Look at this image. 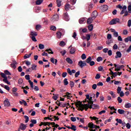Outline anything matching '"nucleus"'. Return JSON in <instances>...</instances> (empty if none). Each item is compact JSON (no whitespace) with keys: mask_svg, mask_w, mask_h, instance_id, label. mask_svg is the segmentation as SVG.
I'll return each instance as SVG.
<instances>
[{"mask_svg":"<svg viewBox=\"0 0 131 131\" xmlns=\"http://www.w3.org/2000/svg\"><path fill=\"white\" fill-rule=\"evenodd\" d=\"M124 40L125 42H128L129 41L131 42V36L127 37Z\"/></svg>","mask_w":131,"mask_h":131,"instance_id":"a211bd4d","label":"nucleus"},{"mask_svg":"<svg viewBox=\"0 0 131 131\" xmlns=\"http://www.w3.org/2000/svg\"><path fill=\"white\" fill-rule=\"evenodd\" d=\"M116 121H117V122H118V123H119L120 124H121L122 123V120H121V119H116Z\"/></svg>","mask_w":131,"mask_h":131,"instance_id":"de8ad7c7","label":"nucleus"},{"mask_svg":"<svg viewBox=\"0 0 131 131\" xmlns=\"http://www.w3.org/2000/svg\"><path fill=\"white\" fill-rule=\"evenodd\" d=\"M46 52H48V54H54V52L52 51V49L51 48L47 49L46 50Z\"/></svg>","mask_w":131,"mask_h":131,"instance_id":"72a5a7b5","label":"nucleus"},{"mask_svg":"<svg viewBox=\"0 0 131 131\" xmlns=\"http://www.w3.org/2000/svg\"><path fill=\"white\" fill-rule=\"evenodd\" d=\"M94 19H93L92 17H89L87 19V24H91V23H93V21H94Z\"/></svg>","mask_w":131,"mask_h":131,"instance_id":"dca6fc26","label":"nucleus"},{"mask_svg":"<svg viewBox=\"0 0 131 131\" xmlns=\"http://www.w3.org/2000/svg\"><path fill=\"white\" fill-rule=\"evenodd\" d=\"M128 33V32L127 31V30H124L123 31V34H124V35H127V34Z\"/></svg>","mask_w":131,"mask_h":131,"instance_id":"052dcab7","label":"nucleus"},{"mask_svg":"<svg viewBox=\"0 0 131 131\" xmlns=\"http://www.w3.org/2000/svg\"><path fill=\"white\" fill-rule=\"evenodd\" d=\"M40 28H41V26H40V25H37L36 26V30H39Z\"/></svg>","mask_w":131,"mask_h":131,"instance_id":"13d9d810","label":"nucleus"},{"mask_svg":"<svg viewBox=\"0 0 131 131\" xmlns=\"http://www.w3.org/2000/svg\"><path fill=\"white\" fill-rule=\"evenodd\" d=\"M64 9L66 11H69V9H70V4H66Z\"/></svg>","mask_w":131,"mask_h":131,"instance_id":"b1692460","label":"nucleus"},{"mask_svg":"<svg viewBox=\"0 0 131 131\" xmlns=\"http://www.w3.org/2000/svg\"><path fill=\"white\" fill-rule=\"evenodd\" d=\"M77 0H69V2L71 5H75L76 4Z\"/></svg>","mask_w":131,"mask_h":131,"instance_id":"c9c22d12","label":"nucleus"},{"mask_svg":"<svg viewBox=\"0 0 131 131\" xmlns=\"http://www.w3.org/2000/svg\"><path fill=\"white\" fill-rule=\"evenodd\" d=\"M124 112L125 111L123 110H121V109L118 110V113H119V114H121V115L124 114Z\"/></svg>","mask_w":131,"mask_h":131,"instance_id":"a878e982","label":"nucleus"},{"mask_svg":"<svg viewBox=\"0 0 131 131\" xmlns=\"http://www.w3.org/2000/svg\"><path fill=\"white\" fill-rule=\"evenodd\" d=\"M57 6L60 8L62 6V0H56Z\"/></svg>","mask_w":131,"mask_h":131,"instance_id":"2eb2a0df","label":"nucleus"},{"mask_svg":"<svg viewBox=\"0 0 131 131\" xmlns=\"http://www.w3.org/2000/svg\"><path fill=\"white\" fill-rule=\"evenodd\" d=\"M122 68H124V65H118L117 67V71H120V69H122Z\"/></svg>","mask_w":131,"mask_h":131,"instance_id":"aec40b11","label":"nucleus"},{"mask_svg":"<svg viewBox=\"0 0 131 131\" xmlns=\"http://www.w3.org/2000/svg\"><path fill=\"white\" fill-rule=\"evenodd\" d=\"M78 65L80 67V68H83L84 66H86V62L84 61L80 60L78 62Z\"/></svg>","mask_w":131,"mask_h":131,"instance_id":"20e7f679","label":"nucleus"},{"mask_svg":"<svg viewBox=\"0 0 131 131\" xmlns=\"http://www.w3.org/2000/svg\"><path fill=\"white\" fill-rule=\"evenodd\" d=\"M56 34L58 38H61V36H62V33L60 32H57Z\"/></svg>","mask_w":131,"mask_h":131,"instance_id":"e433bc0d","label":"nucleus"},{"mask_svg":"<svg viewBox=\"0 0 131 131\" xmlns=\"http://www.w3.org/2000/svg\"><path fill=\"white\" fill-rule=\"evenodd\" d=\"M103 60V58H102V57H98L96 61L97 62H100V61H102Z\"/></svg>","mask_w":131,"mask_h":131,"instance_id":"5fc2aeb1","label":"nucleus"},{"mask_svg":"<svg viewBox=\"0 0 131 131\" xmlns=\"http://www.w3.org/2000/svg\"><path fill=\"white\" fill-rule=\"evenodd\" d=\"M43 2V0H37L36 2V5L37 6H39V5H41L42 3Z\"/></svg>","mask_w":131,"mask_h":131,"instance_id":"393cba45","label":"nucleus"},{"mask_svg":"<svg viewBox=\"0 0 131 131\" xmlns=\"http://www.w3.org/2000/svg\"><path fill=\"white\" fill-rule=\"evenodd\" d=\"M25 119H26L25 120L26 123H27V122L29 121V117L27 116H25Z\"/></svg>","mask_w":131,"mask_h":131,"instance_id":"37998d69","label":"nucleus"},{"mask_svg":"<svg viewBox=\"0 0 131 131\" xmlns=\"http://www.w3.org/2000/svg\"><path fill=\"white\" fill-rule=\"evenodd\" d=\"M85 96H86V99L88 100H86V102H88V104H82V103H81V102L79 101L76 104L77 107H78L79 110H80L81 111H83V110H84V107H85V106L88 107V106H90V104H93V103H94V101H93L92 96L90 97V95L89 94H86Z\"/></svg>","mask_w":131,"mask_h":131,"instance_id":"f257e3e1","label":"nucleus"},{"mask_svg":"<svg viewBox=\"0 0 131 131\" xmlns=\"http://www.w3.org/2000/svg\"><path fill=\"white\" fill-rule=\"evenodd\" d=\"M131 104L130 103H126L125 104V108H130Z\"/></svg>","mask_w":131,"mask_h":131,"instance_id":"a18cd8bd","label":"nucleus"},{"mask_svg":"<svg viewBox=\"0 0 131 131\" xmlns=\"http://www.w3.org/2000/svg\"><path fill=\"white\" fill-rule=\"evenodd\" d=\"M66 61L69 63V64H73V61H72V59L69 57H67L66 59Z\"/></svg>","mask_w":131,"mask_h":131,"instance_id":"f3484780","label":"nucleus"},{"mask_svg":"<svg viewBox=\"0 0 131 131\" xmlns=\"http://www.w3.org/2000/svg\"><path fill=\"white\" fill-rule=\"evenodd\" d=\"M88 29L90 31H92L93 29H94V26L92 24L88 26Z\"/></svg>","mask_w":131,"mask_h":131,"instance_id":"c85d7f7f","label":"nucleus"},{"mask_svg":"<svg viewBox=\"0 0 131 131\" xmlns=\"http://www.w3.org/2000/svg\"><path fill=\"white\" fill-rule=\"evenodd\" d=\"M88 125H89V127H90V128H96V125L94 124V123H89Z\"/></svg>","mask_w":131,"mask_h":131,"instance_id":"6ab92c4d","label":"nucleus"},{"mask_svg":"<svg viewBox=\"0 0 131 131\" xmlns=\"http://www.w3.org/2000/svg\"><path fill=\"white\" fill-rule=\"evenodd\" d=\"M128 27H130L131 26V19H129L128 20V25H127Z\"/></svg>","mask_w":131,"mask_h":131,"instance_id":"774afa93","label":"nucleus"},{"mask_svg":"<svg viewBox=\"0 0 131 131\" xmlns=\"http://www.w3.org/2000/svg\"><path fill=\"white\" fill-rule=\"evenodd\" d=\"M100 106H99L98 105L94 104V102H92V103H90L88 106H85L84 107V109H85V111L90 108V109H97V108H99Z\"/></svg>","mask_w":131,"mask_h":131,"instance_id":"f03ea898","label":"nucleus"},{"mask_svg":"<svg viewBox=\"0 0 131 131\" xmlns=\"http://www.w3.org/2000/svg\"><path fill=\"white\" fill-rule=\"evenodd\" d=\"M128 13H131V2L129 3V5L127 7Z\"/></svg>","mask_w":131,"mask_h":131,"instance_id":"cd10ccee","label":"nucleus"},{"mask_svg":"<svg viewBox=\"0 0 131 131\" xmlns=\"http://www.w3.org/2000/svg\"><path fill=\"white\" fill-rule=\"evenodd\" d=\"M110 95H111L112 98H116V96L115 95V94H114V92H113V91H110Z\"/></svg>","mask_w":131,"mask_h":131,"instance_id":"4c0bfd02","label":"nucleus"},{"mask_svg":"<svg viewBox=\"0 0 131 131\" xmlns=\"http://www.w3.org/2000/svg\"><path fill=\"white\" fill-rule=\"evenodd\" d=\"M68 79L65 78L63 80V83L64 85H68L69 82H68Z\"/></svg>","mask_w":131,"mask_h":131,"instance_id":"7c9ffc66","label":"nucleus"},{"mask_svg":"<svg viewBox=\"0 0 131 131\" xmlns=\"http://www.w3.org/2000/svg\"><path fill=\"white\" fill-rule=\"evenodd\" d=\"M117 23H120V19L118 18H116L113 19L109 23L110 25H114V24H117Z\"/></svg>","mask_w":131,"mask_h":131,"instance_id":"7ed1b4c3","label":"nucleus"},{"mask_svg":"<svg viewBox=\"0 0 131 131\" xmlns=\"http://www.w3.org/2000/svg\"><path fill=\"white\" fill-rule=\"evenodd\" d=\"M67 72L69 74V75H72V73L74 74L76 73V71L75 70H72L70 68H68L67 69Z\"/></svg>","mask_w":131,"mask_h":131,"instance_id":"0eeeda50","label":"nucleus"},{"mask_svg":"<svg viewBox=\"0 0 131 131\" xmlns=\"http://www.w3.org/2000/svg\"><path fill=\"white\" fill-rule=\"evenodd\" d=\"M71 120L73 122H75V121H76V118H75L74 117H71Z\"/></svg>","mask_w":131,"mask_h":131,"instance_id":"8fccbe9b","label":"nucleus"},{"mask_svg":"<svg viewBox=\"0 0 131 131\" xmlns=\"http://www.w3.org/2000/svg\"><path fill=\"white\" fill-rule=\"evenodd\" d=\"M3 82H5V83H7V84H11V82L8 81V77L4 78V79H3Z\"/></svg>","mask_w":131,"mask_h":131,"instance_id":"4be33fe9","label":"nucleus"},{"mask_svg":"<svg viewBox=\"0 0 131 131\" xmlns=\"http://www.w3.org/2000/svg\"><path fill=\"white\" fill-rule=\"evenodd\" d=\"M86 20V18H85V17L81 18L79 20V23L80 24H83L85 23Z\"/></svg>","mask_w":131,"mask_h":131,"instance_id":"9b49d317","label":"nucleus"},{"mask_svg":"<svg viewBox=\"0 0 131 131\" xmlns=\"http://www.w3.org/2000/svg\"><path fill=\"white\" fill-rule=\"evenodd\" d=\"M29 83L31 85V88H32V89H33V82L31 81V80H29Z\"/></svg>","mask_w":131,"mask_h":131,"instance_id":"bf43d9fd","label":"nucleus"},{"mask_svg":"<svg viewBox=\"0 0 131 131\" xmlns=\"http://www.w3.org/2000/svg\"><path fill=\"white\" fill-rule=\"evenodd\" d=\"M12 95H13V96H14L15 97H18L19 96V95L18 94V93H17V92H12Z\"/></svg>","mask_w":131,"mask_h":131,"instance_id":"680f3d73","label":"nucleus"},{"mask_svg":"<svg viewBox=\"0 0 131 131\" xmlns=\"http://www.w3.org/2000/svg\"><path fill=\"white\" fill-rule=\"evenodd\" d=\"M71 129L72 130H76V127L74 125H72V126L71 127Z\"/></svg>","mask_w":131,"mask_h":131,"instance_id":"49530a36","label":"nucleus"},{"mask_svg":"<svg viewBox=\"0 0 131 131\" xmlns=\"http://www.w3.org/2000/svg\"><path fill=\"white\" fill-rule=\"evenodd\" d=\"M89 64L90 65V66H94V65H95V61L91 60V61H90Z\"/></svg>","mask_w":131,"mask_h":131,"instance_id":"338daca9","label":"nucleus"},{"mask_svg":"<svg viewBox=\"0 0 131 131\" xmlns=\"http://www.w3.org/2000/svg\"><path fill=\"white\" fill-rule=\"evenodd\" d=\"M80 75V71H78L76 72L75 74V77H78V76Z\"/></svg>","mask_w":131,"mask_h":131,"instance_id":"a19ab883","label":"nucleus"},{"mask_svg":"<svg viewBox=\"0 0 131 131\" xmlns=\"http://www.w3.org/2000/svg\"><path fill=\"white\" fill-rule=\"evenodd\" d=\"M121 87L118 86L117 88V93L118 94H120V93L121 92Z\"/></svg>","mask_w":131,"mask_h":131,"instance_id":"3c124183","label":"nucleus"},{"mask_svg":"<svg viewBox=\"0 0 131 131\" xmlns=\"http://www.w3.org/2000/svg\"><path fill=\"white\" fill-rule=\"evenodd\" d=\"M81 59L82 60H85V59H86V56L85 55V54H82Z\"/></svg>","mask_w":131,"mask_h":131,"instance_id":"09e8293b","label":"nucleus"},{"mask_svg":"<svg viewBox=\"0 0 131 131\" xmlns=\"http://www.w3.org/2000/svg\"><path fill=\"white\" fill-rule=\"evenodd\" d=\"M4 73L6 74V75H11V73H10L8 70H5L4 71Z\"/></svg>","mask_w":131,"mask_h":131,"instance_id":"4d7b16f0","label":"nucleus"},{"mask_svg":"<svg viewBox=\"0 0 131 131\" xmlns=\"http://www.w3.org/2000/svg\"><path fill=\"white\" fill-rule=\"evenodd\" d=\"M31 122L33 124H36V122L37 121L35 119H32L31 120Z\"/></svg>","mask_w":131,"mask_h":131,"instance_id":"6e6d98bb","label":"nucleus"},{"mask_svg":"<svg viewBox=\"0 0 131 131\" xmlns=\"http://www.w3.org/2000/svg\"><path fill=\"white\" fill-rule=\"evenodd\" d=\"M59 46L60 47H65V46H66V44L65 43V42L64 41H61L59 43Z\"/></svg>","mask_w":131,"mask_h":131,"instance_id":"f704fd0d","label":"nucleus"},{"mask_svg":"<svg viewBox=\"0 0 131 131\" xmlns=\"http://www.w3.org/2000/svg\"><path fill=\"white\" fill-rule=\"evenodd\" d=\"M119 84H121V82L120 81H114V84L115 85H118Z\"/></svg>","mask_w":131,"mask_h":131,"instance_id":"79ce46f5","label":"nucleus"},{"mask_svg":"<svg viewBox=\"0 0 131 131\" xmlns=\"http://www.w3.org/2000/svg\"><path fill=\"white\" fill-rule=\"evenodd\" d=\"M70 85L71 89H72V88H73L74 86V82L71 81L70 82Z\"/></svg>","mask_w":131,"mask_h":131,"instance_id":"c03bdc74","label":"nucleus"},{"mask_svg":"<svg viewBox=\"0 0 131 131\" xmlns=\"http://www.w3.org/2000/svg\"><path fill=\"white\" fill-rule=\"evenodd\" d=\"M102 10L104 12H105V11H107L108 10V6L106 5L102 6Z\"/></svg>","mask_w":131,"mask_h":131,"instance_id":"412c9836","label":"nucleus"},{"mask_svg":"<svg viewBox=\"0 0 131 131\" xmlns=\"http://www.w3.org/2000/svg\"><path fill=\"white\" fill-rule=\"evenodd\" d=\"M86 39H87V40H89L90 39H91V35H90L89 34H86Z\"/></svg>","mask_w":131,"mask_h":131,"instance_id":"864d4df0","label":"nucleus"},{"mask_svg":"<svg viewBox=\"0 0 131 131\" xmlns=\"http://www.w3.org/2000/svg\"><path fill=\"white\" fill-rule=\"evenodd\" d=\"M75 47H72L70 50V53L71 55H74L75 54Z\"/></svg>","mask_w":131,"mask_h":131,"instance_id":"4468645a","label":"nucleus"},{"mask_svg":"<svg viewBox=\"0 0 131 131\" xmlns=\"http://www.w3.org/2000/svg\"><path fill=\"white\" fill-rule=\"evenodd\" d=\"M92 57L89 56L86 59V62L88 64H89L91 61H92Z\"/></svg>","mask_w":131,"mask_h":131,"instance_id":"bb28decb","label":"nucleus"},{"mask_svg":"<svg viewBox=\"0 0 131 131\" xmlns=\"http://www.w3.org/2000/svg\"><path fill=\"white\" fill-rule=\"evenodd\" d=\"M60 53H61L62 56H64V55L66 54V53H67V52H66V50H64L61 51Z\"/></svg>","mask_w":131,"mask_h":131,"instance_id":"69168bd1","label":"nucleus"},{"mask_svg":"<svg viewBox=\"0 0 131 131\" xmlns=\"http://www.w3.org/2000/svg\"><path fill=\"white\" fill-rule=\"evenodd\" d=\"M31 55H32L31 53H30L29 55L26 54L24 57V59H28V58H30V57L31 56Z\"/></svg>","mask_w":131,"mask_h":131,"instance_id":"c756f323","label":"nucleus"},{"mask_svg":"<svg viewBox=\"0 0 131 131\" xmlns=\"http://www.w3.org/2000/svg\"><path fill=\"white\" fill-rule=\"evenodd\" d=\"M107 39H111L112 38V35L111 34H108L107 36Z\"/></svg>","mask_w":131,"mask_h":131,"instance_id":"e2e57ef3","label":"nucleus"},{"mask_svg":"<svg viewBox=\"0 0 131 131\" xmlns=\"http://www.w3.org/2000/svg\"><path fill=\"white\" fill-rule=\"evenodd\" d=\"M17 64H18V63L16 60H13V62L10 64V67L13 68V69H16V65H17Z\"/></svg>","mask_w":131,"mask_h":131,"instance_id":"1a4fd4ad","label":"nucleus"},{"mask_svg":"<svg viewBox=\"0 0 131 131\" xmlns=\"http://www.w3.org/2000/svg\"><path fill=\"white\" fill-rule=\"evenodd\" d=\"M50 29L51 30H53V31H56V30H57V28H56V26H52L50 27Z\"/></svg>","mask_w":131,"mask_h":131,"instance_id":"58836bf2","label":"nucleus"},{"mask_svg":"<svg viewBox=\"0 0 131 131\" xmlns=\"http://www.w3.org/2000/svg\"><path fill=\"white\" fill-rule=\"evenodd\" d=\"M37 67V65L35 64H32V70H36V68Z\"/></svg>","mask_w":131,"mask_h":131,"instance_id":"473e14b6","label":"nucleus"},{"mask_svg":"<svg viewBox=\"0 0 131 131\" xmlns=\"http://www.w3.org/2000/svg\"><path fill=\"white\" fill-rule=\"evenodd\" d=\"M116 55L115 56L116 59H118V58H121L122 54L120 51H117L116 53Z\"/></svg>","mask_w":131,"mask_h":131,"instance_id":"ddd939ff","label":"nucleus"},{"mask_svg":"<svg viewBox=\"0 0 131 131\" xmlns=\"http://www.w3.org/2000/svg\"><path fill=\"white\" fill-rule=\"evenodd\" d=\"M32 71V68H29L26 70V72H31Z\"/></svg>","mask_w":131,"mask_h":131,"instance_id":"0e129e2a","label":"nucleus"},{"mask_svg":"<svg viewBox=\"0 0 131 131\" xmlns=\"http://www.w3.org/2000/svg\"><path fill=\"white\" fill-rule=\"evenodd\" d=\"M30 35L32 36H37V33L35 31H31Z\"/></svg>","mask_w":131,"mask_h":131,"instance_id":"5701e85b","label":"nucleus"},{"mask_svg":"<svg viewBox=\"0 0 131 131\" xmlns=\"http://www.w3.org/2000/svg\"><path fill=\"white\" fill-rule=\"evenodd\" d=\"M27 127V126L23 123H21L20 125L19 126V128L21 130H25L26 129Z\"/></svg>","mask_w":131,"mask_h":131,"instance_id":"9d476101","label":"nucleus"},{"mask_svg":"<svg viewBox=\"0 0 131 131\" xmlns=\"http://www.w3.org/2000/svg\"><path fill=\"white\" fill-rule=\"evenodd\" d=\"M4 104L5 107H10L11 106V103L9 101L8 98H6L4 101Z\"/></svg>","mask_w":131,"mask_h":131,"instance_id":"39448f33","label":"nucleus"},{"mask_svg":"<svg viewBox=\"0 0 131 131\" xmlns=\"http://www.w3.org/2000/svg\"><path fill=\"white\" fill-rule=\"evenodd\" d=\"M39 49H40V50H43L45 49V45L42 44H39Z\"/></svg>","mask_w":131,"mask_h":131,"instance_id":"ea45409f","label":"nucleus"},{"mask_svg":"<svg viewBox=\"0 0 131 131\" xmlns=\"http://www.w3.org/2000/svg\"><path fill=\"white\" fill-rule=\"evenodd\" d=\"M97 16H98V12L97 11H93L92 13L91 17L95 20L97 18Z\"/></svg>","mask_w":131,"mask_h":131,"instance_id":"6e6552de","label":"nucleus"},{"mask_svg":"<svg viewBox=\"0 0 131 131\" xmlns=\"http://www.w3.org/2000/svg\"><path fill=\"white\" fill-rule=\"evenodd\" d=\"M63 19L65 20V21H69V15H68V13L67 12H64Z\"/></svg>","mask_w":131,"mask_h":131,"instance_id":"423d86ee","label":"nucleus"},{"mask_svg":"<svg viewBox=\"0 0 131 131\" xmlns=\"http://www.w3.org/2000/svg\"><path fill=\"white\" fill-rule=\"evenodd\" d=\"M76 36H77V34H76V32H74L73 33L72 37H73V38H74V39H76V40H77V39H78V38H76Z\"/></svg>","mask_w":131,"mask_h":131,"instance_id":"2f4dec72","label":"nucleus"},{"mask_svg":"<svg viewBox=\"0 0 131 131\" xmlns=\"http://www.w3.org/2000/svg\"><path fill=\"white\" fill-rule=\"evenodd\" d=\"M59 20V15L58 14H55L52 17V21H55Z\"/></svg>","mask_w":131,"mask_h":131,"instance_id":"f8f14e48","label":"nucleus"},{"mask_svg":"<svg viewBox=\"0 0 131 131\" xmlns=\"http://www.w3.org/2000/svg\"><path fill=\"white\" fill-rule=\"evenodd\" d=\"M117 100L119 104H121V103H122V99H121L120 97H118Z\"/></svg>","mask_w":131,"mask_h":131,"instance_id":"603ef678","label":"nucleus"}]
</instances>
